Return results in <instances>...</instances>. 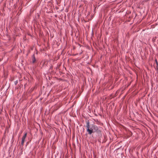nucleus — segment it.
Instances as JSON below:
<instances>
[{"label": "nucleus", "mask_w": 158, "mask_h": 158, "mask_svg": "<svg viewBox=\"0 0 158 158\" xmlns=\"http://www.w3.org/2000/svg\"><path fill=\"white\" fill-rule=\"evenodd\" d=\"M86 123L87 131L89 134L91 135L92 133L97 131L98 130V128L97 126L94 124H89V121H87Z\"/></svg>", "instance_id": "f257e3e1"}, {"label": "nucleus", "mask_w": 158, "mask_h": 158, "mask_svg": "<svg viewBox=\"0 0 158 158\" xmlns=\"http://www.w3.org/2000/svg\"><path fill=\"white\" fill-rule=\"evenodd\" d=\"M27 135V133L26 132L23 137L22 138L21 142V145L23 147L24 144V143L25 142V139Z\"/></svg>", "instance_id": "f03ea898"}, {"label": "nucleus", "mask_w": 158, "mask_h": 158, "mask_svg": "<svg viewBox=\"0 0 158 158\" xmlns=\"http://www.w3.org/2000/svg\"><path fill=\"white\" fill-rule=\"evenodd\" d=\"M32 60L33 63H34L36 61V59L35 54H33L32 56Z\"/></svg>", "instance_id": "7ed1b4c3"}, {"label": "nucleus", "mask_w": 158, "mask_h": 158, "mask_svg": "<svg viewBox=\"0 0 158 158\" xmlns=\"http://www.w3.org/2000/svg\"><path fill=\"white\" fill-rule=\"evenodd\" d=\"M17 83H18V81L17 80L15 81L14 82V83L15 85H16L17 84Z\"/></svg>", "instance_id": "20e7f679"}, {"label": "nucleus", "mask_w": 158, "mask_h": 158, "mask_svg": "<svg viewBox=\"0 0 158 158\" xmlns=\"http://www.w3.org/2000/svg\"><path fill=\"white\" fill-rule=\"evenodd\" d=\"M95 122H97V123H99V122L98 120H95Z\"/></svg>", "instance_id": "39448f33"}, {"label": "nucleus", "mask_w": 158, "mask_h": 158, "mask_svg": "<svg viewBox=\"0 0 158 158\" xmlns=\"http://www.w3.org/2000/svg\"><path fill=\"white\" fill-rule=\"evenodd\" d=\"M156 65H157V64H158V63L157 61V60L156 59Z\"/></svg>", "instance_id": "423d86ee"}]
</instances>
